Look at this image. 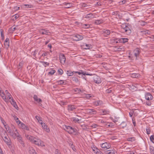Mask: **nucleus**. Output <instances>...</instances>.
<instances>
[{
    "label": "nucleus",
    "instance_id": "1",
    "mask_svg": "<svg viewBox=\"0 0 154 154\" xmlns=\"http://www.w3.org/2000/svg\"><path fill=\"white\" fill-rule=\"evenodd\" d=\"M25 137L27 139L30 140L32 143L38 146H45L44 142L38 137H34L28 135H25Z\"/></svg>",
    "mask_w": 154,
    "mask_h": 154
},
{
    "label": "nucleus",
    "instance_id": "2",
    "mask_svg": "<svg viewBox=\"0 0 154 154\" xmlns=\"http://www.w3.org/2000/svg\"><path fill=\"white\" fill-rule=\"evenodd\" d=\"M63 128L69 134H72L75 132V129L69 126L64 125L63 126Z\"/></svg>",
    "mask_w": 154,
    "mask_h": 154
},
{
    "label": "nucleus",
    "instance_id": "3",
    "mask_svg": "<svg viewBox=\"0 0 154 154\" xmlns=\"http://www.w3.org/2000/svg\"><path fill=\"white\" fill-rule=\"evenodd\" d=\"M121 26L122 29V31L126 32L127 35H129L131 33V31L126 24H122Z\"/></svg>",
    "mask_w": 154,
    "mask_h": 154
},
{
    "label": "nucleus",
    "instance_id": "4",
    "mask_svg": "<svg viewBox=\"0 0 154 154\" xmlns=\"http://www.w3.org/2000/svg\"><path fill=\"white\" fill-rule=\"evenodd\" d=\"M101 147L104 149H107L111 147L110 144L108 142H105L100 144Z\"/></svg>",
    "mask_w": 154,
    "mask_h": 154
},
{
    "label": "nucleus",
    "instance_id": "5",
    "mask_svg": "<svg viewBox=\"0 0 154 154\" xmlns=\"http://www.w3.org/2000/svg\"><path fill=\"white\" fill-rule=\"evenodd\" d=\"M2 138L5 142L9 146H11V143L10 139L8 137L6 136H2Z\"/></svg>",
    "mask_w": 154,
    "mask_h": 154
},
{
    "label": "nucleus",
    "instance_id": "6",
    "mask_svg": "<svg viewBox=\"0 0 154 154\" xmlns=\"http://www.w3.org/2000/svg\"><path fill=\"white\" fill-rule=\"evenodd\" d=\"M9 132L13 137H14V136H15L16 137H19L20 135L17 130L14 127L13 132H12L11 133L10 131Z\"/></svg>",
    "mask_w": 154,
    "mask_h": 154
},
{
    "label": "nucleus",
    "instance_id": "7",
    "mask_svg": "<svg viewBox=\"0 0 154 154\" xmlns=\"http://www.w3.org/2000/svg\"><path fill=\"white\" fill-rule=\"evenodd\" d=\"M125 49L124 47L122 46H115L113 48V50L115 51H125Z\"/></svg>",
    "mask_w": 154,
    "mask_h": 154
},
{
    "label": "nucleus",
    "instance_id": "8",
    "mask_svg": "<svg viewBox=\"0 0 154 154\" xmlns=\"http://www.w3.org/2000/svg\"><path fill=\"white\" fill-rule=\"evenodd\" d=\"M94 82L99 84L101 82V79L100 76L96 75L94 77Z\"/></svg>",
    "mask_w": 154,
    "mask_h": 154
},
{
    "label": "nucleus",
    "instance_id": "9",
    "mask_svg": "<svg viewBox=\"0 0 154 154\" xmlns=\"http://www.w3.org/2000/svg\"><path fill=\"white\" fill-rule=\"evenodd\" d=\"M59 59L61 63L64 64L65 63L66 58L64 54H60L59 55Z\"/></svg>",
    "mask_w": 154,
    "mask_h": 154
},
{
    "label": "nucleus",
    "instance_id": "10",
    "mask_svg": "<svg viewBox=\"0 0 154 154\" xmlns=\"http://www.w3.org/2000/svg\"><path fill=\"white\" fill-rule=\"evenodd\" d=\"M77 106L74 105H69L67 106V109L69 112L75 111Z\"/></svg>",
    "mask_w": 154,
    "mask_h": 154
},
{
    "label": "nucleus",
    "instance_id": "11",
    "mask_svg": "<svg viewBox=\"0 0 154 154\" xmlns=\"http://www.w3.org/2000/svg\"><path fill=\"white\" fill-rule=\"evenodd\" d=\"M86 112L89 115H94L96 114L97 112L94 109H87Z\"/></svg>",
    "mask_w": 154,
    "mask_h": 154
},
{
    "label": "nucleus",
    "instance_id": "12",
    "mask_svg": "<svg viewBox=\"0 0 154 154\" xmlns=\"http://www.w3.org/2000/svg\"><path fill=\"white\" fill-rule=\"evenodd\" d=\"M145 98L148 100H152L153 97L150 93H147L145 95Z\"/></svg>",
    "mask_w": 154,
    "mask_h": 154
},
{
    "label": "nucleus",
    "instance_id": "13",
    "mask_svg": "<svg viewBox=\"0 0 154 154\" xmlns=\"http://www.w3.org/2000/svg\"><path fill=\"white\" fill-rule=\"evenodd\" d=\"M74 38L75 41H78L83 39V36L79 34H77L74 36Z\"/></svg>",
    "mask_w": 154,
    "mask_h": 154
},
{
    "label": "nucleus",
    "instance_id": "14",
    "mask_svg": "<svg viewBox=\"0 0 154 154\" xmlns=\"http://www.w3.org/2000/svg\"><path fill=\"white\" fill-rule=\"evenodd\" d=\"M33 98L35 101H36L39 104L40 106L42 105V104L41 103L42 100L40 98H38V96L36 95H34L33 96Z\"/></svg>",
    "mask_w": 154,
    "mask_h": 154
},
{
    "label": "nucleus",
    "instance_id": "15",
    "mask_svg": "<svg viewBox=\"0 0 154 154\" xmlns=\"http://www.w3.org/2000/svg\"><path fill=\"white\" fill-rule=\"evenodd\" d=\"M75 73H78L79 75L82 74L84 75H92L91 74L86 73L85 72H83L82 70H80V72L74 71Z\"/></svg>",
    "mask_w": 154,
    "mask_h": 154
},
{
    "label": "nucleus",
    "instance_id": "16",
    "mask_svg": "<svg viewBox=\"0 0 154 154\" xmlns=\"http://www.w3.org/2000/svg\"><path fill=\"white\" fill-rule=\"evenodd\" d=\"M140 50L138 48H136L134 51V54L136 57L139 56L140 53Z\"/></svg>",
    "mask_w": 154,
    "mask_h": 154
},
{
    "label": "nucleus",
    "instance_id": "17",
    "mask_svg": "<svg viewBox=\"0 0 154 154\" xmlns=\"http://www.w3.org/2000/svg\"><path fill=\"white\" fill-rule=\"evenodd\" d=\"M42 128L44 129L46 132H49L50 131V130L49 128L48 127L47 125L45 123H44L43 125H42Z\"/></svg>",
    "mask_w": 154,
    "mask_h": 154
},
{
    "label": "nucleus",
    "instance_id": "18",
    "mask_svg": "<svg viewBox=\"0 0 154 154\" xmlns=\"http://www.w3.org/2000/svg\"><path fill=\"white\" fill-rule=\"evenodd\" d=\"M94 17V15H93V14L90 13L86 15L85 16L84 18L89 20L91 18H93Z\"/></svg>",
    "mask_w": 154,
    "mask_h": 154
},
{
    "label": "nucleus",
    "instance_id": "19",
    "mask_svg": "<svg viewBox=\"0 0 154 154\" xmlns=\"http://www.w3.org/2000/svg\"><path fill=\"white\" fill-rule=\"evenodd\" d=\"M20 127L21 128L23 129L26 130L27 131H29V128L27 126L25 125L23 123H22L20 125Z\"/></svg>",
    "mask_w": 154,
    "mask_h": 154
},
{
    "label": "nucleus",
    "instance_id": "20",
    "mask_svg": "<svg viewBox=\"0 0 154 154\" xmlns=\"http://www.w3.org/2000/svg\"><path fill=\"white\" fill-rule=\"evenodd\" d=\"M110 33V31L108 29H104L103 31V33L104 34V35L106 36L109 35Z\"/></svg>",
    "mask_w": 154,
    "mask_h": 154
},
{
    "label": "nucleus",
    "instance_id": "21",
    "mask_svg": "<svg viewBox=\"0 0 154 154\" xmlns=\"http://www.w3.org/2000/svg\"><path fill=\"white\" fill-rule=\"evenodd\" d=\"M4 45L5 47L7 48L9 46V39L8 38H7L4 42Z\"/></svg>",
    "mask_w": 154,
    "mask_h": 154
},
{
    "label": "nucleus",
    "instance_id": "22",
    "mask_svg": "<svg viewBox=\"0 0 154 154\" xmlns=\"http://www.w3.org/2000/svg\"><path fill=\"white\" fill-rule=\"evenodd\" d=\"M0 95L3 99L5 101H8L7 97L5 95V93L3 92L2 91H0Z\"/></svg>",
    "mask_w": 154,
    "mask_h": 154
},
{
    "label": "nucleus",
    "instance_id": "23",
    "mask_svg": "<svg viewBox=\"0 0 154 154\" xmlns=\"http://www.w3.org/2000/svg\"><path fill=\"white\" fill-rule=\"evenodd\" d=\"M40 33L42 34H45L46 35H50V33L49 32V30L47 29H43L40 31Z\"/></svg>",
    "mask_w": 154,
    "mask_h": 154
},
{
    "label": "nucleus",
    "instance_id": "24",
    "mask_svg": "<svg viewBox=\"0 0 154 154\" xmlns=\"http://www.w3.org/2000/svg\"><path fill=\"white\" fill-rule=\"evenodd\" d=\"M66 80H60L57 82V83L58 85H66Z\"/></svg>",
    "mask_w": 154,
    "mask_h": 154
},
{
    "label": "nucleus",
    "instance_id": "25",
    "mask_svg": "<svg viewBox=\"0 0 154 154\" xmlns=\"http://www.w3.org/2000/svg\"><path fill=\"white\" fill-rule=\"evenodd\" d=\"M17 137L19 142L23 146H24V143L23 141V140L21 136L20 135L19 137Z\"/></svg>",
    "mask_w": 154,
    "mask_h": 154
},
{
    "label": "nucleus",
    "instance_id": "26",
    "mask_svg": "<svg viewBox=\"0 0 154 154\" xmlns=\"http://www.w3.org/2000/svg\"><path fill=\"white\" fill-rule=\"evenodd\" d=\"M10 100H11L10 101V102L11 104L13 105L14 107H15V108H16V109H17V108H18V106L17 105L15 102L13 100L12 97H11V99Z\"/></svg>",
    "mask_w": 154,
    "mask_h": 154
},
{
    "label": "nucleus",
    "instance_id": "27",
    "mask_svg": "<svg viewBox=\"0 0 154 154\" xmlns=\"http://www.w3.org/2000/svg\"><path fill=\"white\" fill-rule=\"evenodd\" d=\"M116 152L115 150H107L106 152V154H115Z\"/></svg>",
    "mask_w": 154,
    "mask_h": 154
},
{
    "label": "nucleus",
    "instance_id": "28",
    "mask_svg": "<svg viewBox=\"0 0 154 154\" xmlns=\"http://www.w3.org/2000/svg\"><path fill=\"white\" fill-rule=\"evenodd\" d=\"M5 93L6 94V97H7V100H10L11 98V94L9 93L8 91L6 90L5 91Z\"/></svg>",
    "mask_w": 154,
    "mask_h": 154
},
{
    "label": "nucleus",
    "instance_id": "29",
    "mask_svg": "<svg viewBox=\"0 0 154 154\" xmlns=\"http://www.w3.org/2000/svg\"><path fill=\"white\" fill-rule=\"evenodd\" d=\"M104 22V21L102 19L97 20L95 21L94 23L96 25L100 24Z\"/></svg>",
    "mask_w": 154,
    "mask_h": 154
},
{
    "label": "nucleus",
    "instance_id": "30",
    "mask_svg": "<svg viewBox=\"0 0 154 154\" xmlns=\"http://www.w3.org/2000/svg\"><path fill=\"white\" fill-rule=\"evenodd\" d=\"M91 149L96 154L97 153V151L98 152L100 150L98 149L94 145L92 146H91Z\"/></svg>",
    "mask_w": 154,
    "mask_h": 154
},
{
    "label": "nucleus",
    "instance_id": "31",
    "mask_svg": "<svg viewBox=\"0 0 154 154\" xmlns=\"http://www.w3.org/2000/svg\"><path fill=\"white\" fill-rule=\"evenodd\" d=\"M63 4L66 6V8H69L72 6V4L71 3H66L65 2Z\"/></svg>",
    "mask_w": 154,
    "mask_h": 154
},
{
    "label": "nucleus",
    "instance_id": "32",
    "mask_svg": "<svg viewBox=\"0 0 154 154\" xmlns=\"http://www.w3.org/2000/svg\"><path fill=\"white\" fill-rule=\"evenodd\" d=\"M71 120L74 122L75 123H79V121L81 120V119H78L74 117H73L71 118Z\"/></svg>",
    "mask_w": 154,
    "mask_h": 154
},
{
    "label": "nucleus",
    "instance_id": "33",
    "mask_svg": "<svg viewBox=\"0 0 154 154\" xmlns=\"http://www.w3.org/2000/svg\"><path fill=\"white\" fill-rule=\"evenodd\" d=\"M121 40H120V41H121V43H125L126 42H127L128 41V39L127 38H121Z\"/></svg>",
    "mask_w": 154,
    "mask_h": 154
},
{
    "label": "nucleus",
    "instance_id": "34",
    "mask_svg": "<svg viewBox=\"0 0 154 154\" xmlns=\"http://www.w3.org/2000/svg\"><path fill=\"white\" fill-rule=\"evenodd\" d=\"M23 5V7L25 8H32L33 7L32 5H31L25 4Z\"/></svg>",
    "mask_w": 154,
    "mask_h": 154
},
{
    "label": "nucleus",
    "instance_id": "35",
    "mask_svg": "<svg viewBox=\"0 0 154 154\" xmlns=\"http://www.w3.org/2000/svg\"><path fill=\"white\" fill-rule=\"evenodd\" d=\"M95 104L97 106L101 105L103 104V102L100 100H98L95 102Z\"/></svg>",
    "mask_w": 154,
    "mask_h": 154
},
{
    "label": "nucleus",
    "instance_id": "36",
    "mask_svg": "<svg viewBox=\"0 0 154 154\" xmlns=\"http://www.w3.org/2000/svg\"><path fill=\"white\" fill-rule=\"evenodd\" d=\"M120 40H121V38H115L114 39V42L116 43H121V41H120Z\"/></svg>",
    "mask_w": 154,
    "mask_h": 154
},
{
    "label": "nucleus",
    "instance_id": "37",
    "mask_svg": "<svg viewBox=\"0 0 154 154\" xmlns=\"http://www.w3.org/2000/svg\"><path fill=\"white\" fill-rule=\"evenodd\" d=\"M72 80L76 83L79 82L78 79L75 77H73L72 78Z\"/></svg>",
    "mask_w": 154,
    "mask_h": 154
},
{
    "label": "nucleus",
    "instance_id": "38",
    "mask_svg": "<svg viewBox=\"0 0 154 154\" xmlns=\"http://www.w3.org/2000/svg\"><path fill=\"white\" fill-rule=\"evenodd\" d=\"M75 92H81V93H84V91L83 89H81L79 88H76L75 89Z\"/></svg>",
    "mask_w": 154,
    "mask_h": 154
},
{
    "label": "nucleus",
    "instance_id": "39",
    "mask_svg": "<svg viewBox=\"0 0 154 154\" xmlns=\"http://www.w3.org/2000/svg\"><path fill=\"white\" fill-rule=\"evenodd\" d=\"M127 126L126 123L125 122H122L121 124V127L123 128Z\"/></svg>",
    "mask_w": 154,
    "mask_h": 154
},
{
    "label": "nucleus",
    "instance_id": "40",
    "mask_svg": "<svg viewBox=\"0 0 154 154\" xmlns=\"http://www.w3.org/2000/svg\"><path fill=\"white\" fill-rule=\"evenodd\" d=\"M29 153L30 154H37L35 150L32 149H31L29 150Z\"/></svg>",
    "mask_w": 154,
    "mask_h": 154
},
{
    "label": "nucleus",
    "instance_id": "41",
    "mask_svg": "<svg viewBox=\"0 0 154 154\" xmlns=\"http://www.w3.org/2000/svg\"><path fill=\"white\" fill-rule=\"evenodd\" d=\"M149 149L151 154H154V148L152 146H150Z\"/></svg>",
    "mask_w": 154,
    "mask_h": 154
},
{
    "label": "nucleus",
    "instance_id": "42",
    "mask_svg": "<svg viewBox=\"0 0 154 154\" xmlns=\"http://www.w3.org/2000/svg\"><path fill=\"white\" fill-rule=\"evenodd\" d=\"M74 72H72L70 71H67V74L69 76H72L73 75Z\"/></svg>",
    "mask_w": 154,
    "mask_h": 154
},
{
    "label": "nucleus",
    "instance_id": "43",
    "mask_svg": "<svg viewBox=\"0 0 154 154\" xmlns=\"http://www.w3.org/2000/svg\"><path fill=\"white\" fill-rule=\"evenodd\" d=\"M101 110L102 112L104 113L103 114H106L109 112V111L107 109H102Z\"/></svg>",
    "mask_w": 154,
    "mask_h": 154
},
{
    "label": "nucleus",
    "instance_id": "44",
    "mask_svg": "<svg viewBox=\"0 0 154 154\" xmlns=\"http://www.w3.org/2000/svg\"><path fill=\"white\" fill-rule=\"evenodd\" d=\"M90 26L88 24H84L82 25V27L85 28H89Z\"/></svg>",
    "mask_w": 154,
    "mask_h": 154
},
{
    "label": "nucleus",
    "instance_id": "45",
    "mask_svg": "<svg viewBox=\"0 0 154 154\" xmlns=\"http://www.w3.org/2000/svg\"><path fill=\"white\" fill-rule=\"evenodd\" d=\"M81 127L83 130L85 131L87 130L88 128H87V127H86V125H85L84 124L81 125Z\"/></svg>",
    "mask_w": 154,
    "mask_h": 154
},
{
    "label": "nucleus",
    "instance_id": "46",
    "mask_svg": "<svg viewBox=\"0 0 154 154\" xmlns=\"http://www.w3.org/2000/svg\"><path fill=\"white\" fill-rule=\"evenodd\" d=\"M128 141H133L135 140V138L134 137L128 138L127 139Z\"/></svg>",
    "mask_w": 154,
    "mask_h": 154
},
{
    "label": "nucleus",
    "instance_id": "47",
    "mask_svg": "<svg viewBox=\"0 0 154 154\" xmlns=\"http://www.w3.org/2000/svg\"><path fill=\"white\" fill-rule=\"evenodd\" d=\"M150 141L152 142V143H154V135H151L150 137Z\"/></svg>",
    "mask_w": 154,
    "mask_h": 154
},
{
    "label": "nucleus",
    "instance_id": "48",
    "mask_svg": "<svg viewBox=\"0 0 154 154\" xmlns=\"http://www.w3.org/2000/svg\"><path fill=\"white\" fill-rule=\"evenodd\" d=\"M55 72L56 71L52 69L51 71L48 72V74L49 75L50 74L51 75H52L55 73Z\"/></svg>",
    "mask_w": 154,
    "mask_h": 154
},
{
    "label": "nucleus",
    "instance_id": "49",
    "mask_svg": "<svg viewBox=\"0 0 154 154\" xmlns=\"http://www.w3.org/2000/svg\"><path fill=\"white\" fill-rule=\"evenodd\" d=\"M16 122L18 124V125H19V124H21V123H22L19 120V119L18 118L17 119H16V120H15Z\"/></svg>",
    "mask_w": 154,
    "mask_h": 154
},
{
    "label": "nucleus",
    "instance_id": "50",
    "mask_svg": "<svg viewBox=\"0 0 154 154\" xmlns=\"http://www.w3.org/2000/svg\"><path fill=\"white\" fill-rule=\"evenodd\" d=\"M58 73L60 75H62L63 73V71L61 69H60L58 70Z\"/></svg>",
    "mask_w": 154,
    "mask_h": 154
},
{
    "label": "nucleus",
    "instance_id": "51",
    "mask_svg": "<svg viewBox=\"0 0 154 154\" xmlns=\"http://www.w3.org/2000/svg\"><path fill=\"white\" fill-rule=\"evenodd\" d=\"M146 133L147 134H150V129L149 128H146Z\"/></svg>",
    "mask_w": 154,
    "mask_h": 154
},
{
    "label": "nucleus",
    "instance_id": "52",
    "mask_svg": "<svg viewBox=\"0 0 154 154\" xmlns=\"http://www.w3.org/2000/svg\"><path fill=\"white\" fill-rule=\"evenodd\" d=\"M139 75V74H133L132 75V77L133 78H136L137 77H138V76Z\"/></svg>",
    "mask_w": 154,
    "mask_h": 154
},
{
    "label": "nucleus",
    "instance_id": "53",
    "mask_svg": "<svg viewBox=\"0 0 154 154\" xmlns=\"http://www.w3.org/2000/svg\"><path fill=\"white\" fill-rule=\"evenodd\" d=\"M0 32L1 33V36L2 38V39L3 40L4 38V35L3 33V30L2 29H1L0 30Z\"/></svg>",
    "mask_w": 154,
    "mask_h": 154
},
{
    "label": "nucleus",
    "instance_id": "54",
    "mask_svg": "<svg viewBox=\"0 0 154 154\" xmlns=\"http://www.w3.org/2000/svg\"><path fill=\"white\" fill-rule=\"evenodd\" d=\"M37 53H38V51H37V50H35L34 52H32V53H33L32 54L33 55V56L35 57V58H36V57H35V55Z\"/></svg>",
    "mask_w": 154,
    "mask_h": 154
},
{
    "label": "nucleus",
    "instance_id": "55",
    "mask_svg": "<svg viewBox=\"0 0 154 154\" xmlns=\"http://www.w3.org/2000/svg\"><path fill=\"white\" fill-rule=\"evenodd\" d=\"M48 53V52H45L44 53H43L42 55L40 56V58H41L42 56H47Z\"/></svg>",
    "mask_w": 154,
    "mask_h": 154
},
{
    "label": "nucleus",
    "instance_id": "56",
    "mask_svg": "<svg viewBox=\"0 0 154 154\" xmlns=\"http://www.w3.org/2000/svg\"><path fill=\"white\" fill-rule=\"evenodd\" d=\"M35 118L36 119L38 120V122L40 121V120H41V117L37 116H35Z\"/></svg>",
    "mask_w": 154,
    "mask_h": 154
},
{
    "label": "nucleus",
    "instance_id": "57",
    "mask_svg": "<svg viewBox=\"0 0 154 154\" xmlns=\"http://www.w3.org/2000/svg\"><path fill=\"white\" fill-rule=\"evenodd\" d=\"M98 126L97 124H95L91 126V127L92 128H97Z\"/></svg>",
    "mask_w": 154,
    "mask_h": 154
},
{
    "label": "nucleus",
    "instance_id": "58",
    "mask_svg": "<svg viewBox=\"0 0 154 154\" xmlns=\"http://www.w3.org/2000/svg\"><path fill=\"white\" fill-rule=\"evenodd\" d=\"M86 48H85V49H89L90 47V45L89 44H86L85 45Z\"/></svg>",
    "mask_w": 154,
    "mask_h": 154
},
{
    "label": "nucleus",
    "instance_id": "59",
    "mask_svg": "<svg viewBox=\"0 0 154 154\" xmlns=\"http://www.w3.org/2000/svg\"><path fill=\"white\" fill-rule=\"evenodd\" d=\"M13 16L14 17L15 20H16L19 17V16L18 14L15 15Z\"/></svg>",
    "mask_w": 154,
    "mask_h": 154
},
{
    "label": "nucleus",
    "instance_id": "60",
    "mask_svg": "<svg viewBox=\"0 0 154 154\" xmlns=\"http://www.w3.org/2000/svg\"><path fill=\"white\" fill-rule=\"evenodd\" d=\"M55 153V154H60L59 150L57 149L56 150Z\"/></svg>",
    "mask_w": 154,
    "mask_h": 154
},
{
    "label": "nucleus",
    "instance_id": "61",
    "mask_svg": "<svg viewBox=\"0 0 154 154\" xmlns=\"http://www.w3.org/2000/svg\"><path fill=\"white\" fill-rule=\"evenodd\" d=\"M23 62H21L19 64V67H21L23 66Z\"/></svg>",
    "mask_w": 154,
    "mask_h": 154
},
{
    "label": "nucleus",
    "instance_id": "62",
    "mask_svg": "<svg viewBox=\"0 0 154 154\" xmlns=\"http://www.w3.org/2000/svg\"><path fill=\"white\" fill-rule=\"evenodd\" d=\"M146 104L148 106H150L151 105V103L149 101L147 102H146Z\"/></svg>",
    "mask_w": 154,
    "mask_h": 154
},
{
    "label": "nucleus",
    "instance_id": "63",
    "mask_svg": "<svg viewBox=\"0 0 154 154\" xmlns=\"http://www.w3.org/2000/svg\"><path fill=\"white\" fill-rule=\"evenodd\" d=\"M111 91H112L111 90H110V89H108L106 90V92L108 93H110V92H111Z\"/></svg>",
    "mask_w": 154,
    "mask_h": 154
},
{
    "label": "nucleus",
    "instance_id": "64",
    "mask_svg": "<svg viewBox=\"0 0 154 154\" xmlns=\"http://www.w3.org/2000/svg\"><path fill=\"white\" fill-rule=\"evenodd\" d=\"M96 154H104L102 152H101L100 150L98 152L97 151Z\"/></svg>",
    "mask_w": 154,
    "mask_h": 154
}]
</instances>
